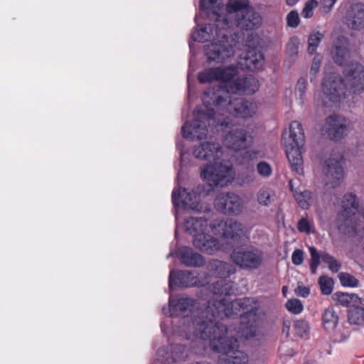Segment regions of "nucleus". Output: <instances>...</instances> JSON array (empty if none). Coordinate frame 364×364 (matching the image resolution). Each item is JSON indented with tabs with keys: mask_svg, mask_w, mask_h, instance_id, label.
Returning <instances> with one entry per match:
<instances>
[{
	"mask_svg": "<svg viewBox=\"0 0 364 364\" xmlns=\"http://www.w3.org/2000/svg\"><path fill=\"white\" fill-rule=\"evenodd\" d=\"M237 68L230 65L226 68H210L198 74V80L202 83L210 82L213 80L221 81L224 85L211 87L204 92L203 103L205 105V110H198L193 112L194 120L192 123L186 122L181 128L183 137L187 139H202L206 137L208 126L210 121L215 117V112L213 109H209L208 106L210 105L211 100L214 105H221L225 102L229 95L240 91H245L247 85L255 84V88L250 92H255L257 90L256 80L253 77H237Z\"/></svg>",
	"mask_w": 364,
	"mask_h": 364,
	"instance_id": "f257e3e1",
	"label": "nucleus"
},
{
	"mask_svg": "<svg viewBox=\"0 0 364 364\" xmlns=\"http://www.w3.org/2000/svg\"><path fill=\"white\" fill-rule=\"evenodd\" d=\"M213 300L209 301L205 309L194 311L191 323L188 326L186 338L191 341V348L196 353H200L208 344L214 351L229 336L227 327L215 321L217 318H225L216 315L218 308L210 306Z\"/></svg>",
	"mask_w": 364,
	"mask_h": 364,
	"instance_id": "f03ea898",
	"label": "nucleus"
},
{
	"mask_svg": "<svg viewBox=\"0 0 364 364\" xmlns=\"http://www.w3.org/2000/svg\"><path fill=\"white\" fill-rule=\"evenodd\" d=\"M224 40L206 46L205 55L209 60L223 63L234 56L236 50L244 52L239 54L238 65L241 69L253 70L263 64L264 55L261 50L260 38L252 31H247L245 43L240 41V37L235 34V38L228 39L223 35Z\"/></svg>",
	"mask_w": 364,
	"mask_h": 364,
	"instance_id": "7ed1b4c3",
	"label": "nucleus"
},
{
	"mask_svg": "<svg viewBox=\"0 0 364 364\" xmlns=\"http://www.w3.org/2000/svg\"><path fill=\"white\" fill-rule=\"evenodd\" d=\"M202 20L216 23H257L259 14L247 0H228L224 6L222 0H200Z\"/></svg>",
	"mask_w": 364,
	"mask_h": 364,
	"instance_id": "20e7f679",
	"label": "nucleus"
},
{
	"mask_svg": "<svg viewBox=\"0 0 364 364\" xmlns=\"http://www.w3.org/2000/svg\"><path fill=\"white\" fill-rule=\"evenodd\" d=\"M193 155L203 160H213V164H207L200 168V175L211 188L223 187L228 182V176L231 166L218 161L222 155L221 146L214 142H203L195 146Z\"/></svg>",
	"mask_w": 364,
	"mask_h": 364,
	"instance_id": "39448f33",
	"label": "nucleus"
},
{
	"mask_svg": "<svg viewBox=\"0 0 364 364\" xmlns=\"http://www.w3.org/2000/svg\"><path fill=\"white\" fill-rule=\"evenodd\" d=\"M305 136L301 124L298 121L289 125L288 138L283 135L282 144L285 146L287 157L293 171L301 176L304 173V161L301 149L304 145Z\"/></svg>",
	"mask_w": 364,
	"mask_h": 364,
	"instance_id": "423d86ee",
	"label": "nucleus"
},
{
	"mask_svg": "<svg viewBox=\"0 0 364 364\" xmlns=\"http://www.w3.org/2000/svg\"><path fill=\"white\" fill-rule=\"evenodd\" d=\"M210 228L215 235L231 244L240 243L247 235V229L244 224L232 218L227 220H215L210 224Z\"/></svg>",
	"mask_w": 364,
	"mask_h": 364,
	"instance_id": "0eeeda50",
	"label": "nucleus"
},
{
	"mask_svg": "<svg viewBox=\"0 0 364 364\" xmlns=\"http://www.w3.org/2000/svg\"><path fill=\"white\" fill-rule=\"evenodd\" d=\"M323 106L328 107V102L338 103L346 97V85L341 76L331 73L325 77L323 83Z\"/></svg>",
	"mask_w": 364,
	"mask_h": 364,
	"instance_id": "6e6552de",
	"label": "nucleus"
},
{
	"mask_svg": "<svg viewBox=\"0 0 364 364\" xmlns=\"http://www.w3.org/2000/svg\"><path fill=\"white\" fill-rule=\"evenodd\" d=\"M238 347L237 340L229 335L214 352L220 354V364H247V354L238 349Z\"/></svg>",
	"mask_w": 364,
	"mask_h": 364,
	"instance_id": "1a4fd4ad",
	"label": "nucleus"
},
{
	"mask_svg": "<svg viewBox=\"0 0 364 364\" xmlns=\"http://www.w3.org/2000/svg\"><path fill=\"white\" fill-rule=\"evenodd\" d=\"M213 304L211 306L218 308L215 311L216 315H223L225 317L237 314V311L244 310L249 312L253 310V305L255 304L252 298H242L233 301H229L227 299H213Z\"/></svg>",
	"mask_w": 364,
	"mask_h": 364,
	"instance_id": "9d476101",
	"label": "nucleus"
},
{
	"mask_svg": "<svg viewBox=\"0 0 364 364\" xmlns=\"http://www.w3.org/2000/svg\"><path fill=\"white\" fill-rule=\"evenodd\" d=\"M341 156L331 155L323 166L322 172L325 186L327 188H335L341 185L343 178V170L341 165Z\"/></svg>",
	"mask_w": 364,
	"mask_h": 364,
	"instance_id": "9b49d317",
	"label": "nucleus"
},
{
	"mask_svg": "<svg viewBox=\"0 0 364 364\" xmlns=\"http://www.w3.org/2000/svg\"><path fill=\"white\" fill-rule=\"evenodd\" d=\"M231 260L243 269H257L262 264V252L255 248L234 250L230 254Z\"/></svg>",
	"mask_w": 364,
	"mask_h": 364,
	"instance_id": "f8f14e48",
	"label": "nucleus"
},
{
	"mask_svg": "<svg viewBox=\"0 0 364 364\" xmlns=\"http://www.w3.org/2000/svg\"><path fill=\"white\" fill-rule=\"evenodd\" d=\"M346 87L353 95H360L364 92V69L357 62H351L344 69Z\"/></svg>",
	"mask_w": 364,
	"mask_h": 364,
	"instance_id": "ddd939ff",
	"label": "nucleus"
},
{
	"mask_svg": "<svg viewBox=\"0 0 364 364\" xmlns=\"http://www.w3.org/2000/svg\"><path fill=\"white\" fill-rule=\"evenodd\" d=\"M216 106L225 108L227 112L238 117L247 118L253 116L257 109V104L247 101L242 97L232 99L230 95L225 102Z\"/></svg>",
	"mask_w": 364,
	"mask_h": 364,
	"instance_id": "4468645a",
	"label": "nucleus"
},
{
	"mask_svg": "<svg viewBox=\"0 0 364 364\" xmlns=\"http://www.w3.org/2000/svg\"><path fill=\"white\" fill-rule=\"evenodd\" d=\"M215 207L224 214L238 215L242 212L243 201L235 193H221L215 200Z\"/></svg>",
	"mask_w": 364,
	"mask_h": 364,
	"instance_id": "2eb2a0df",
	"label": "nucleus"
},
{
	"mask_svg": "<svg viewBox=\"0 0 364 364\" xmlns=\"http://www.w3.org/2000/svg\"><path fill=\"white\" fill-rule=\"evenodd\" d=\"M224 34L228 39H230L225 32L220 31L218 24H198L196 30L192 33V38L195 41L201 43L213 39L214 41L211 44L214 43H219L224 40ZM208 45H210V43L205 45V49Z\"/></svg>",
	"mask_w": 364,
	"mask_h": 364,
	"instance_id": "dca6fc26",
	"label": "nucleus"
},
{
	"mask_svg": "<svg viewBox=\"0 0 364 364\" xmlns=\"http://www.w3.org/2000/svg\"><path fill=\"white\" fill-rule=\"evenodd\" d=\"M250 141V134L245 129L240 128L232 129L224 138L225 145L236 151L246 149Z\"/></svg>",
	"mask_w": 364,
	"mask_h": 364,
	"instance_id": "f3484780",
	"label": "nucleus"
},
{
	"mask_svg": "<svg viewBox=\"0 0 364 364\" xmlns=\"http://www.w3.org/2000/svg\"><path fill=\"white\" fill-rule=\"evenodd\" d=\"M174 205L185 210H198L200 196L194 192H188L186 189H178L172 193Z\"/></svg>",
	"mask_w": 364,
	"mask_h": 364,
	"instance_id": "a211bd4d",
	"label": "nucleus"
},
{
	"mask_svg": "<svg viewBox=\"0 0 364 364\" xmlns=\"http://www.w3.org/2000/svg\"><path fill=\"white\" fill-rule=\"evenodd\" d=\"M311 255L310 269L312 274H316V269L320 264V259L328 264L329 269L333 272H338L341 269V264L333 256L327 252L319 253L316 247L311 246L309 247Z\"/></svg>",
	"mask_w": 364,
	"mask_h": 364,
	"instance_id": "6ab92c4d",
	"label": "nucleus"
},
{
	"mask_svg": "<svg viewBox=\"0 0 364 364\" xmlns=\"http://www.w3.org/2000/svg\"><path fill=\"white\" fill-rule=\"evenodd\" d=\"M326 131L331 139H338L347 134L346 119L339 115L332 114L326 119Z\"/></svg>",
	"mask_w": 364,
	"mask_h": 364,
	"instance_id": "aec40b11",
	"label": "nucleus"
},
{
	"mask_svg": "<svg viewBox=\"0 0 364 364\" xmlns=\"http://www.w3.org/2000/svg\"><path fill=\"white\" fill-rule=\"evenodd\" d=\"M196 301L189 297L171 298L169 300L171 316H186L192 312Z\"/></svg>",
	"mask_w": 364,
	"mask_h": 364,
	"instance_id": "412c9836",
	"label": "nucleus"
},
{
	"mask_svg": "<svg viewBox=\"0 0 364 364\" xmlns=\"http://www.w3.org/2000/svg\"><path fill=\"white\" fill-rule=\"evenodd\" d=\"M197 283V278L189 271L171 272L169 287L173 290L176 287H189Z\"/></svg>",
	"mask_w": 364,
	"mask_h": 364,
	"instance_id": "4be33fe9",
	"label": "nucleus"
},
{
	"mask_svg": "<svg viewBox=\"0 0 364 364\" xmlns=\"http://www.w3.org/2000/svg\"><path fill=\"white\" fill-rule=\"evenodd\" d=\"M193 245L203 252L212 255L219 248V242L214 237L206 234L198 235L193 240Z\"/></svg>",
	"mask_w": 364,
	"mask_h": 364,
	"instance_id": "5701e85b",
	"label": "nucleus"
},
{
	"mask_svg": "<svg viewBox=\"0 0 364 364\" xmlns=\"http://www.w3.org/2000/svg\"><path fill=\"white\" fill-rule=\"evenodd\" d=\"M176 254L181 262L187 267H200L203 264V257L190 247H182Z\"/></svg>",
	"mask_w": 364,
	"mask_h": 364,
	"instance_id": "b1692460",
	"label": "nucleus"
},
{
	"mask_svg": "<svg viewBox=\"0 0 364 364\" xmlns=\"http://www.w3.org/2000/svg\"><path fill=\"white\" fill-rule=\"evenodd\" d=\"M208 225V220L202 217H188L184 220L185 231L193 235V238L205 233Z\"/></svg>",
	"mask_w": 364,
	"mask_h": 364,
	"instance_id": "393cba45",
	"label": "nucleus"
},
{
	"mask_svg": "<svg viewBox=\"0 0 364 364\" xmlns=\"http://www.w3.org/2000/svg\"><path fill=\"white\" fill-rule=\"evenodd\" d=\"M348 39L343 36L336 37L334 42V49L332 50V57L334 62L343 65L348 58Z\"/></svg>",
	"mask_w": 364,
	"mask_h": 364,
	"instance_id": "a878e982",
	"label": "nucleus"
},
{
	"mask_svg": "<svg viewBox=\"0 0 364 364\" xmlns=\"http://www.w3.org/2000/svg\"><path fill=\"white\" fill-rule=\"evenodd\" d=\"M359 211V202L356 196L349 193L343 196L342 200V212L341 215L348 219L352 215H355Z\"/></svg>",
	"mask_w": 364,
	"mask_h": 364,
	"instance_id": "bb28decb",
	"label": "nucleus"
},
{
	"mask_svg": "<svg viewBox=\"0 0 364 364\" xmlns=\"http://www.w3.org/2000/svg\"><path fill=\"white\" fill-rule=\"evenodd\" d=\"M188 356V350L184 345H170V357H166L164 360L165 364H173L186 360Z\"/></svg>",
	"mask_w": 364,
	"mask_h": 364,
	"instance_id": "cd10ccee",
	"label": "nucleus"
},
{
	"mask_svg": "<svg viewBox=\"0 0 364 364\" xmlns=\"http://www.w3.org/2000/svg\"><path fill=\"white\" fill-rule=\"evenodd\" d=\"M211 291L216 295L210 301L215 299H223L222 295H230L233 292L232 282L225 279H218L212 284Z\"/></svg>",
	"mask_w": 364,
	"mask_h": 364,
	"instance_id": "c85d7f7f",
	"label": "nucleus"
},
{
	"mask_svg": "<svg viewBox=\"0 0 364 364\" xmlns=\"http://www.w3.org/2000/svg\"><path fill=\"white\" fill-rule=\"evenodd\" d=\"M338 323V315L336 311L329 307L325 309L322 314V326L325 331L328 333L333 331Z\"/></svg>",
	"mask_w": 364,
	"mask_h": 364,
	"instance_id": "c756f323",
	"label": "nucleus"
},
{
	"mask_svg": "<svg viewBox=\"0 0 364 364\" xmlns=\"http://www.w3.org/2000/svg\"><path fill=\"white\" fill-rule=\"evenodd\" d=\"M346 18L352 23H364V4L356 3L351 5L346 13Z\"/></svg>",
	"mask_w": 364,
	"mask_h": 364,
	"instance_id": "7c9ffc66",
	"label": "nucleus"
},
{
	"mask_svg": "<svg viewBox=\"0 0 364 364\" xmlns=\"http://www.w3.org/2000/svg\"><path fill=\"white\" fill-rule=\"evenodd\" d=\"M348 320L350 323L363 325L364 323V308L358 304H352L348 310Z\"/></svg>",
	"mask_w": 364,
	"mask_h": 364,
	"instance_id": "2f4dec72",
	"label": "nucleus"
},
{
	"mask_svg": "<svg viewBox=\"0 0 364 364\" xmlns=\"http://www.w3.org/2000/svg\"><path fill=\"white\" fill-rule=\"evenodd\" d=\"M333 298L343 306L352 304H362L364 299L360 298L354 294H347L342 292H336L333 295Z\"/></svg>",
	"mask_w": 364,
	"mask_h": 364,
	"instance_id": "473e14b6",
	"label": "nucleus"
},
{
	"mask_svg": "<svg viewBox=\"0 0 364 364\" xmlns=\"http://www.w3.org/2000/svg\"><path fill=\"white\" fill-rule=\"evenodd\" d=\"M300 44L299 40L296 37L291 38L287 44V55L288 60L294 62L297 56L299 46Z\"/></svg>",
	"mask_w": 364,
	"mask_h": 364,
	"instance_id": "72a5a7b5",
	"label": "nucleus"
},
{
	"mask_svg": "<svg viewBox=\"0 0 364 364\" xmlns=\"http://www.w3.org/2000/svg\"><path fill=\"white\" fill-rule=\"evenodd\" d=\"M294 196L298 204L302 209H308L310 204L309 200L311 198V193L309 191L294 192Z\"/></svg>",
	"mask_w": 364,
	"mask_h": 364,
	"instance_id": "f704fd0d",
	"label": "nucleus"
},
{
	"mask_svg": "<svg viewBox=\"0 0 364 364\" xmlns=\"http://www.w3.org/2000/svg\"><path fill=\"white\" fill-rule=\"evenodd\" d=\"M332 340L336 343H341L345 341L350 336V331L348 328L341 326L338 329L336 328L333 331L328 333Z\"/></svg>",
	"mask_w": 364,
	"mask_h": 364,
	"instance_id": "c9c22d12",
	"label": "nucleus"
},
{
	"mask_svg": "<svg viewBox=\"0 0 364 364\" xmlns=\"http://www.w3.org/2000/svg\"><path fill=\"white\" fill-rule=\"evenodd\" d=\"M318 284L323 294L329 295L331 294L333 287V280L327 276H321L318 279Z\"/></svg>",
	"mask_w": 364,
	"mask_h": 364,
	"instance_id": "e433bc0d",
	"label": "nucleus"
},
{
	"mask_svg": "<svg viewBox=\"0 0 364 364\" xmlns=\"http://www.w3.org/2000/svg\"><path fill=\"white\" fill-rule=\"evenodd\" d=\"M323 35L318 31H314L309 37L308 52L310 54L315 53L318 46L319 45Z\"/></svg>",
	"mask_w": 364,
	"mask_h": 364,
	"instance_id": "4c0bfd02",
	"label": "nucleus"
},
{
	"mask_svg": "<svg viewBox=\"0 0 364 364\" xmlns=\"http://www.w3.org/2000/svg\"><path fill=\"white\" fill-rule=\"evenodd\" d=\"M338 277L341 284L344 287H355L358 285V280L348 273L341 272Z\"/></svg>",
	"mask_w": 364,
	"mask_h": 364,
	"instance_id": "58836bf2",
	"label": "nucleus"
},
{
	"mask_svg": "<svg viewBox=\"0 0 364 364\" xmlns=\"http://www.w3.org/2000/svg\"><path fill=\"white\" fill-rule=\"evenodd\" d=\"M218 274L221 277H227L235 272L232 266L228 263L219 262L216 267Z\"/></svg>",
	"mask_w": 364,
	"mask_h": 364,
	"instance_id": "ea45409f",
	"label": "nucleus"
},
{
	"mask_svg": "<svg viewBox=\"0 0 364 364\" xmlns=\"http://www.w3.org/2000/svg\"><path fill=\"white\" fill-rule=\"evenodd\" d=\"M318 6V2L316 0H308L301 11V15L304 18H310L313 16V11Z\"/></svg>",
	"mask_w": 364,
	"mask_h": 364,
	"instance_id": "a19ab883",
	"label": "nucleus"
},
{
	"mask_svg": "<svg viewBox=\"0 0 364 364\" xmlns=\"http://www.w3.org/2000/svg\"><path fill=\"white\" fill-rule=\"evenodd\" d=\"M286 307L293 314H299L303 311V305L297 299L289 300L286 303Z\"/></svg>",
	"mask_w": 364,
	"mask_h": 364,
	"instance_id": "79ce46f5",
	"label": "nucleus"
},
{
	"mask_svg": "<svg viewBox=\"0 0 364 364\" xmlns=\"http://www.w3.org/2000/svg\"><path fill=\"white\" fill-rule=\"evenodd\" d=\"M313 222L309 220L308 217L302 218L297 224V229L299 232L309 234L311 232Z\"/></svg>",
	"mask_w": 364,
	"mask_h": 364,
	"instance_id": "37998d69",
	"label": "nucleus"
},
{
	"mask_svg": "<svg viewBox=\"0 0 364 364\" xmlns=\"http://www.w3.org/2000/svg\"><path fill=\"white\" fill-rule=\"evenodd\" d=\"M294 327L296 333L299 336H303L304 334L307 333L309 330V323L305 320L296 321Z\"/></svg>",
	"mask_w": 364,
	"mask_h": 364,
	"instance_id": "c03bdc74",
	"label": "nucleus"
},
{
	"mask_svg": "<svg viewBox=\"0 0 364 364\" xmlns=\"http://www.w3.org/2000/svg\"><path fill=\"white\" fill-rule=\"evenodd\" d=\"M257 201L260 205L264 206L269 205L272 202L270 193L264 190L259 191L257 194Z\"/></svg>",
	"mask_w": 364,
	"mask_h": 364,
	"instance_id": "a18cd8bd",
	"label": "nucleus"
},
{
	"mask_svg": "<svg viewBox=\"0 0 364 364\" xmlns=\"http://www.w3.org/2000/svg\"><path fill=\"white\" fill-rule=\"evenodd\" d=\"M257 170L258 173L264 177H267L272 173V168L269 164L264 161L259 162L257 164Z\"/></svg>",
	"mask_w": 364,
	"mask_h": 364,
	"instance_id": "49530a36",
	"label": "nucleus"
},
{
	"mask_svg": "<svg viewBox=\"0 0 364 364\" xmlns=\"http://www.w3.org/2000/svg\"><path fill=\"white\" fill-rule=\"evenodd\" d=\"M321 62V57L320 55H316L313 58V61L311 66V80H313V77L315 76V74L318 71Z\"/></svg>",
	"mask_w": 364,
	"mask_h": 364,
	"instance_id": "de8ad7c7",
	"label": "nucleus"
},
{
	"mask_svg": "<svg viewBox=\"0 0 364 364\" xmlns=\"http://www.w3.org/2000/svg\"><path fill=\"white\" fill-rule=\"evenodd\" d=\"M292 263L295 265H300L304 261V252L300 249L295 250L291 256Z\"/></svg>",
	"mask_w": 364,
	"mask_h": 364,
	"instance_id": "09e8293b",
	"label": "nucleus"
},
{
	"mask_svg": "<svg viewBox=\"0 0 364 364\" xmlns=\"http://www.w3.org/2000/svg\"><path fill=\"white\" fill-rule=\"evenodd\" d=\"M306 81L304 78L301 77L298 80L296 85V91L299 93L301 99L304 98L306 92Z\"/></svg>",
	"mask_w": 364,
	"mask_h": 364,
	"instance_id": "8fccbe9b",
	"label": "nucleus"
},
{
	"mask_svg": "<svg viewBox=\"0 0 364 364\" xmlns=\"http://www.w3.org/2000/svg\"><path fill=\"white\" fill-rule=\"evenodd\" d=\"M157 354L161 363L165 364V361L164 360V359H165L166 357H170V345L168 346L160 348L157 350Z\"/></svg>",
	"mask_w": 364,
	"mask_h": 364,
	"instance_id": "3c124183",
	"label": "nucleus"
},
{
	"mask_svg": "<svg viewBox=\"0 0 364 364\" xmlns=\"http://www.w3.org/2000/svg\"><path fill=\"white\" fill-rule=\"evenodd\" d=\"M295 293L299 296L307 297L310 294L309 287L303 286L301 283L299 282L297 287L295 289Z\"/></svg>",
	"mask_w": 364,
	"mask_h": 364,
	"instance_id": "603ef678",
	"label": "nucleus"
},
{
	"mask_svg": "<svg viewBox=\"0 0 364 364\" xmlns=\"http://www.w3.org/2000/svg\"><path fill=\"white\" fill-rule=\"evenodd\" d=\"M257 176L254 172H249L242 176L243 184H250L256 181Z\"/></svg>",
	"mask_w": 364,
	"mask_h": 364,
	"instance_id": "864d4df0",
	"label": "nucleus"
},
{
	"mask_svg": "<svg viewBox=\"0 0 364 364\" xmlns=\"http://www.w3.org/2000/svg\"><path fill=\"white\" fill-rule=\"evenodd\" d=\"M299 20V14L296 11H291L287 16V23H298Z\"/></svg>",
	"mask_w": 364,
	"mask_h": 364,
	"instance_id": "5fc2aeb1",
	"label": "nucleus"
},
{
	"mask_svg": "<svg viewBox=\"0 0 364 364\" xmlns=\"http://www.w3.org/2000/svg\"><path fill=\"white\" fill-rule=\"evenodd\" d=\"M336 0H323V3L326 7L331 8L336 3Z\"/></svg>",
	"mask_w": 364,
	"mask_h": 364,
	"instance_id": "6e6d98bb",
	"label": "nucleus"
},
{
	"mask_svg": "<svg viewBox=\"0 0 364 364\" xmlns=\"http://www.w3.org/2000/svg\"><path fill=\"white\" fill-rule=\"evenodd\" d=\"M286 1L288 5L294 6L299 1V0H286Z\"/></svg>",
	"mask_w": 364,
	"mask_h": 364,
	"instance_id": "4d7b16f0",
	"label": "nucleus"
},
{
	"mask_svg": "<svg viewBox=\"0 0 364 364\" xmlns=\"http://www.w3.org/2000/svg\"><path fill=\"white\" fill-rule=\"evenodd\" d=\"M287 290H288V288H287V286H284V287H282V294H284V296H286V294H287Z\"/></svg>",
	"mask_w": 364,
	"mask_h": 364,
	"instance_id": "13d9d810",
	"label": "nucleus"
},
{
	"mask_svg": "<svg viewBox=\"0 0 364 364\" xmlns=\"http://www.w3.org/2000/svg\"><path fill=\"white\" fill-rule=\"evenodd\" d=\"M291 183H292V182H291V181L290 180V181H289V186H290L291 190V191H293V193H294V191L293 190V186H292V184H291Z\"/></svg>",
	"mask_w": 364,
	"mask_h": 364,
	"instance_id": "bf43d9fd",
	"label": "nucleus"
},
{
	"mask_svg": "<svg viewBox=\"0 0 364 364\" xmlns=\"http://www.w3.org/2000/svg\"><path fill=\"white\" fill-rule=\"evenodd\" d=\"M288 25L292 28H296L298 26V24H288Z\"/></svg>",
	"mask_w": 364,
	"mask_h": 364,
	"instance_id": "052dcab7",
	"label": "nucleus"
},
{
	"mask_svg": "<svg viewBox=\"0 0 364 364\" xmlns=\"http://www.w3.org/2000/svg\"><path fill=\"white\" fill-rule=\"evenodd\" d=\"M304 364H312V363H309V362H306V363H304Z\"/></svg>",
	"mask_w": 364,
	"mask_h": 364,
	"instance_id": "680f3d73",
	"label": "nucleus"
},
{
	"mask_svg": "<svg viewBox=\"0 0 364 364\" xmlns=\"http://www.w3.org/2000/svg\"><path fill=\"white\" fill-rule=\"evenodd\" d=\"M356 25H357V27H358V26H361V23L356 24Z\"/></svg>",
	"mask_w": 364,
	"mask_h": 364,
	"instance_id": "e2e57ef3",
	"label": "nucleus"
}]
</instances>
